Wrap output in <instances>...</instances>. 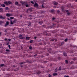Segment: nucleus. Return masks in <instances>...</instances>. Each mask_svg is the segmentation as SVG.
I'll use <instances>...</instances> for the list:
<instances>
[{"label":"nucleus","mask_w":77,"mask_h":77,"mask_svg":"<svg viewBox=\"0 0 77 77\" xmlns=\"http://www.w3.org/2000/svg\"><path fill=\"white\" fill-rule=\"evenodd\" d=\"M69 76H66V75H65L64 76V77H69Z\"/></svg>","instance_id":"38"},{"label":"nucleus","mask_w":77,"mask_h":77,"mask_svg":"<svg viewBox=\"0 0 77 77\" xmlns=\"http://www.w3.org/2000/svg\"><path fill=\"white\" fill-rule=\"evenodd\" d=\"M20 17H22V16H20Z\"/></svg>","instance_id":"54"},{"label":"nucleus","mask_w":77,"mask_h":77,"mask_svg":"<svg viewBox=\"0 0 77 77\" xmlns=\"http://www.w3.org/2000/svg\"><path fill=\"white\" fill-rule=\"evenodd\" d=\"M7 19L8 20H10V19H9V18H8Z\"/></svg>","instance_id":"49"},{"label":"nucleus","mask_w":77,"mask_h":77,"mask_svg":"<svg viewBox=\"0 0 77 77\" xmlns=\"http://www.w3.org/2000/svg\"><path fill=\"white\" fill-rule=\"evenodd\" d=\"M43 4H44V2H42V8H45V7H44V5H43Z\"/></svg>","instance_id":"13"},{"label":"nucleus","mask_w":77,"mask_h":77,"mask_svg":"<svg viewBox=\"0 0 77 77\" xmlns=\"http://www.w3.org/2000/svg\"><path fill=\"white\" fill-rule=\"evenodd\" d=\"M23 38H24V37H23V36L22 35H20L19 36V38L20 39H23Z\"/></svg>","instance_id":"3"},{"label":"nucleus","mask_w":77,"mask_h":77,"mask_svg":"<svg viewBox=\"0 0 77 77\" xmlns=\"http://www.w3.org/2000/svg\"><path fill=\"white\" fill-rule=\"evenodd\" d=\"M34 6L36 8H38V4L36 2L35 3V4L34 5Z\"/></svg>","instance_id":"4"},{"label":"nucleus","mask_w":77,"mask_h":77,"mask_svg":"<svg viewBox=\"0 0 77 77\" xmlns=\"http://www.w3.org/2000/svg\"><path fill=\"white\" fill-rule=\"evenodd\" d=\"M4 3L6 5H8V2H4Z\"/></svg>","instance_id":"10"},{"label":"nucleus","mask_w":77,"mask_h":77,"mask_svg":"<svg viewBox=\"0 0 77 77\" xmlns=\"http://www.w3.org/2000/svg\"><path fill=\"white\" fill-rule=\"evenodd\" d=\"M7 32V31L6 30L5 31V32Z\"/></svg>","instance_id":"50"},{"label":"nucleus","mask_w":77,"mask_h":77,"mask_svg":"<svg viewBox=\"0 0 77 77\" xmlns=\"http://www.w3.org/2000/svg\"><path fill=\"white\" fill-rule=\"evenodd\" d=\"M20 64H23V62L20 63Z\"/></svg>","instance_id":"44"},{"label":"nucleus","mask_w":77,"mask_h":77,"mask_svg":"<svg viewBox=\"0 0 77 77\" xmlns=\"http://www.w3.org/2000/svg\"><path fill=\"white\" fill-rule=\"evenodd\" d=\"M29 49H32V47L31 46H30L29 47Z\"/></svg>","instance_id":"35"},{"label":"nucleus","mask_w":77,"mask_h":77,"mask_svg":"<svg viewBox=\"0 0 77 77\" xmlns=\"http://www.w3.org/2000/svg\"><path fill=\"white\" fill-rule=\"evenodd\" d=\"M51 12H53L54 11L51 10Z\"/></svg>","instance_id":"40"},{"label":"nucleus","mask_w":77,"mask_h":77,"mask_svg":"<svg viewBox=\"0 0 77 77\" xmlns=\"http://www.w3.org/2000/svg\"><path fill=\"white\" fill-rule=\"evenodd\" d=\"M5 41H7V38H5Z\"/></svg>","instance_id":"41"},{"label":"nucleus","mask_w":77,"mask_h":77,"mask_svg":"<svg viewBox=\"0 0 77 77\" xmlns=\"http://www.w3.org/2000/svg\"><path fill=\"white\" fill-rule=\"evenodd\" d=\"M61 9H62V10L63 11V9H64V7H62Z\"/></svg>","instance_id":"22"},{"label":"nucleus","mask_w":77,"mask_h":77,"mask_svg":"<svg viewBox=\"0 0 77 77\" xmlns=\"http://www.w3.org/2000/svg\"><path fill=\"white\" fill-rule=\"evenodd\" d=\"M34 39H36V37H34Z\"/></svg>","instance_id":"48"},{"label":"nucleus","mask_w":77,"mask_h":77,"mask_svg":"<svg viewBox=\"0 0 77 77\" xmlns=\"http://www.w3.org/2000/svg\"><path fill=\"white\" fill-rule=\"evenodd\" d=\"M29 39H30V37H28L26 38V41L29 40Z\"/></svg>","instance_id":"8"},{"label":"nucleus","mask_w":77,"mask_h":77,"mask_svg":"<svg viewBox=\"0 0 77 77\" xmlns=\"http://www.w3.org/2000/svg\"><path fill=\"white\" fill-rule=\"evenodd\" d=\"M6 16L7 17H11V16H12V14H10L9 13H7L6 14Z\"/></svg>","instance_id":"1"},{"label":"nucleus","mask_w":77,"mask_h":77,"mask_svg":"<svg viewBox=\"0 0 77 77\" xmlns=\"http://www.w3.org/2000/svg\"><path fill=\"white\" fill-rule=\"evenodd\" d=\"M65 62H66V64H67V63H68V61L67 60H66L65 61Z\"/></svg>","instance_id":"18"},{"label":"nucleus","mask_w":77,"mask_h":77,"mask_svg":"<svg viewBox=\"0 0 77 77\" xmlns=\"http://www.w3.org/2000/svg\"><path fill=\"white\" fill-rule=\"evenodd\" d=\"M20 3L21 4H22V5H26V2H23L22 1H20Z\"/></svg>","instance_id":"2"},{"label":"nucleus","mask_w":77,"mask_h":77,"mask_svg":"<svg viewBox=\"0 0 77 77\" xmlns=\"http://www.w3.org/2000/svg\"><path fill=\"white\" fill-rule=\"evenodd\" d=\"M10 19H14V18L13 17H10Z\"/></svg>","instance_id":"21"},{"label":"nucleus","mask_w":77,"mask_h":77,"mask_svg":"<svg viewBox=\"0 0 77 77\" xmlns=\"http://www.w3.org/2000/svg\"><path fill=\"white\" fill-rule=\"evenodd\" d=\"M31 3L33 4V1H31Z\"/></svg>","instance_id":"39"},{"label":"nucleus","mask_w":77,"mask_h":77,"mask_svg":"<svg viewBox=\"0 0 77 77\" xmlns=\"http://www.w3.org/2000/svg\"><path fill=\"white\" fill-rule=\"evenodd\" d=\"M1 33H2L1 32H0V36H1Z\"/></svg>","instance_id":"52"},{"label":"nucleus","mask_w":77,"mask_h":77,"mask_svg":"<svg viewBox=\"0 0 77 77\" xmlns=\"http://www.w3.org/2000/svg\"><path fill=\"white\" fill-rule=\"evenodd\" d=\"M1 6L2 7H5V5L4 4H1Z\"/></svg>","instance_id":"17"},{"label":"nucleus","mask_w":77,"mask_h":77,"mask_svg":"<svg viewBox=\"0 0 77 77\" xmlns=\"http://www.w3.org/2000/svg\"><path fill=\"white\" fill-rule=\"evenodd\" d=\"M26 7H29V5H26Z\"/></svg>","instance_id":"24"},{"label":"nucleus","mask_w":77,"mask_h":77,"mask_svg":"<svg viewBox=\"0 0 77 77\" xmlns=\"http://www.w3.org/2000/svg\"><path fill=\"white\" fill-rule=\"evenodd\" d=\"M63 55L64 56H67V54H66V53H63Z\"/></svg>","instance_id":"14"},{"label":"nucleus","mask_w":77,"mask_h":77,"mask_svg":"<svg viewBox=\"0 0 77 77\" xmlns=\"http://www.w3.org/2000/svg\"><path fill=\"white\" fill-rule=\"evenodd\" d=\"M8 47L10 49H11V46H10V45H8Z\"/></svg>","instance_id":"33"},{"label":"nucleus","mask_w":77,"mask_h":77,"mask_svg":"<svg viewBox=\"0 0 77 77\" xmlns=\"http://www.w3.org/2000/svg\"><path fill=\"white\" fill-rule=\"evenodd\" d=\"M39 24H40V25H41L42 24V23H43V22H39Z\"/></svg>","instance_id":"19"},{"label":"nucleus","mask_w":77,"mask_h":77,"mask_svg":"<svg viewBox=\"0 0 77 77\" xmlns=\"http://www.w3.org/2000/svg\"><path fill=\"white\" fill-rule=\"evenodd\" d=\"M0 66H4V64H1L0 65Z\"/></svg>","instance_id":"20"},{"label":"nucleus","mask_w":77,"mask_h":77,"mask_svg":"<svg viewBox=\"0 0 77 77\" xmlns=\"http://www.w3.org/2000/svg\"><path fill=\"white\" fill-rule=\"evenodd\" d=\"M29 26H31V23H30L29 25Z\"/></svg>","instance_id":"45"},{"label":"nucleus","mask_w":77,"mask_h":77,"mask_svg":"<svg viewBox=\"0 0 77 77\" xmlns=\"http://www.w3.org/2000/svg\"><path fill=\"white\" fill-rule=\"evenodd\" d=\"M64 43V42H62L61 43V44H63Z\"/></svg>","instance_id":"43"},{"label":"nucleus","mask_w":77,"mask_h":77,"mask_svg":"<svg viewBox=\"0 0 77 77\" xmlns=\"http://www.w3.org/2000/svg\"><path fill=\"white\" fill-rule=\"evenodd\" d=\"M32 42H33V40H31V41H30V43H32Z\"/></svg>","instance_id":"34"},{"label":"nucleus","mask_w":77,"mask_h":77,"mask_svg":"<svg viewBox=\"0 0 77 77\" xmlns=\"http://www.w3.org/2000/svg\"><path fill=\"white\" fill-rule=\"evenodd\" d=\"M71 63H74V62H73V61L71 62Z\"/></svg>","instance_id":"37"},{"label":"nucleus","mask_w":77,"mask_h":77,"mask_svg":"<svg viewBox=\"0 0 77 77\" xmlns=\"http://www.w3.org/2000/svg\"><path fill=\"white\" fill-rule=\"evenodd\" d=\"M21 67H23V66H21Z\"/></svg>","instance_id":"57"},{"label":"nucleus","mask_w":77,"mask_h":77,"mask_svg":"<svg viewBox=\"0 0 77 77\" xmlns=\"http://www.w3.org/2000/svg\"><path fill=\"white\" fill-rule=\"evenodd\" d=\"M6 18V17L4 16L3 17L2 16H1V19H5Z\"/></svg>","instance_id":"6"},{"label":"nucleus","mask_w":77,"mask_h":77,"mask_svg":"<svg viewBox=\"0 0 77 77\" xmlns=\"http://www.w3.org/2000/svg\"><path fill=\"white\" fill-rule=\"evenodd\" d=\"M54 39H53L51 40V41H54Z\"/></svg>","instance_id":"32"},{"label":"nucleus","mask_w":77,"mask_h":77,"mask_svg":"<svg viewBox=\"0 0 77 77\" xmlns=\"http://www.w3.org/2000/svg\"><path fill=\"white\" fill-rule=\"evenodd\" d=\"M0 12H3V8H0Z\"/></svg>","instance_id":"9"},{"label":"nucleus","mask_w":77,"mask_h":77,"mask_svg":"<svg viewBox=\"0 0 77 77\" xmlns=\"http://www.w3.org/2000/svg\"><path fill=\"white\" fill-rule=\"evenodd\" d=\"M58 3L57 2H53V4L54 5H57Z\"/></svg>","instance_id":"5"},{"label":"nucleus","mask_w":77,"mask_h":77,"mask_svg":"<svg viewBox=\"0 0 77 77\" xmlns=\"http://www.w3.org/2000/svg\"><path fill=\"white\" fill-rule=\"evenodd\" d=\"M9 24V22H7L6 24L5 25V27H6Z\"/></svg>","instance_id":"7"},{"label":"nucleus","mask_w":77,"mask_h":77,"mask_svg":"<svg viewBox=\"0 0 77 77\" xmlns=\"http://www.w3.org/2000/svg\"><path fill=\"white\" fill-rule=\"evenodd\" d=\"M8 41H11V39H8Z\"/></svg>","instance_id":"42"},{"label":"nucleus","mask_w":77,"mask_h":77,"mask_svg":"<svg viewBox=\"0 0 77 77\" xmlns=\"http://www.w3.org/2000/svg\"><path fill=\"white\" fill-rule=\"evenodd\" d=\"M58 59H60V57H59L58 58Z\"/></svg>","instance_id":"51"},{"label":"nucleus","mask_w":77,"mask_h":77,"mask_svg":"<svg viewBox=\"0 0 77 77\" xmlns=\"http://www.w3.org/2000/svg\"><path fill=\"white\" fill-rule=\"evenodd\" d=\"M56 7H54V8H56Z\"/></svg>","instance_id":"53"},{"label":"nucleus","mask_w":77,"mask_h":77,"mask_svg":"<svg viewBox=\"0 0 77 77\" xmlns=\"http://www.w3.org/2000/svg\"><path fill=\"white\" fill-rule=\"evenodd\" d=\"M57 75V74L56 73H55L53 74V75L54 76H55V75Z\"/></svg>","instance_id":"12"},{"label":"nucleus","mask_w":77,"mask_h":77,"mask_svg":"<svg viewBox=\"0 0 77 77\" xmlns=\"http://www.w3.org/2000/svg\"><path fill=\"white\" fill-rule=\"evenodd\" d=\"M8 3L9 4H12V2L9 1L8 2Z\"/></svg>","instance_id":"15"},{"label":"nucleus","mask_w":77,"mask_h":77,"mask_svg":"<svg viewBox=\"0 0 77 77\" xmlns=\"http://www.w3.org/2000/svg\"><path fill=\"white\" fill-rule=\"evenodd\" d=\"M5 10H8V8L6 7V8H5Z\"/></svg>","instance_id":"26"},{"label":"nucleus","mask_w":77,"mask_h":77,"mask_svg":"<svg viewBox=\"0 0 77 77\" xmlns=\"http://www.w3.org/2000/svg\"><path fill=\"white\" fill-rule=\"evenodd\" d=\"M34 56H35V55H34Z\"/></svg>","instance_id":"56"},{"label":"nucleus","mask_w":77,"mask_h":77,"mask_svg":"<svg viewBox=\"0 0 77 77\" xmlns=\"http://www.w3.org/2000/svg\"><path fill=\"white\" fill-rule=\"evenodd\" d=\"M37 74H40V72H37Z\"/></svg>","instance_id":"30"},{"label":"nucleus","mask_w":77,"mask_h":77,"mask_svg":"<svg viewBox=\"0 0 77 77\" xmlns=\"http://www.w3.org/2000/svg\"><path fill=\"white\" fill-rule=\"evenodd\" d=\"M66 12H68V10H66Z\"/></svg>","instance_id":"46"},{"label":"nucleus","mask_w":77,"mask_h":77,"mask_svg":"<svg viewBox=\"0 0 77 77\" xmlns=\"http://www.w3.org/2000/svg\"><path fill=\"white\" fill-rule=\"evenodd\" d=\"M6 51H8V52L10 51H9V50L8 49H6Z\"/></svg>","instance_id":"25"},{"label":"nucleus","mask_w":77,"mask_h":77,"mask_svg":"<svg viewBox=\"0 0 77 77\" xmlns=\"http://www.w3.org/2000/svg\"><path fill=\"white\" fill-rule=\"evenodd\" d=\"M11 24H14V23H15V21H14L13 22L11 21Z\"/></svg>","instance_id":"11"},{"label":"nucleus","mask_w":77,"mask_h":77,"mask_svg":"<svg viewBox=\"0 0 77 77\" xmlns=\"http://www.w3.org/2000/svg\"><path fill=\"white\" fill-rule=\"evenodd\" d=\"M15 4L16 5H18V2H15Z\"/></svg>","instance_id":"16"},{"label":"nucleus","mask_w":77,"mask_h":77,"mask_svg":"<svg viewBox=\"0 0 77 77\" xmlns=\"http://www.w3.org/2000/svg\"><path fill=\"white\" fill-rule=\"evenodd\" d=\"M58 70H59L60 71L61 70V68L60 67H59Z\"/></svg>","instance_id":"29"},{"label":"nucleus","mask_w":77,"mask_h":77,"mask_svg":"<svg viewBox=\"0 0 77 77\" xmlns=\"http://www.w3.org/2000/svg\"><path fill=\"white\" fill-rule=\"evenodd\" d=\"M57 13H59V12H60V11H59L58 10L57 11Z\"/></svg>","instance_id":"36"},{"label":"nucleus","mask_w":77,"mask_h":77,"mask_svg":"<svg viewBox=\"0 0 77 77\" xmlns=\"http://www.w3.org/2000/svg\"><path fill=\"white\" fill-rule=\"evenodd\" d=\"M67 15H69V14H70V13L69 12H68L67 13Z\"/></svg>","instance_id":"31"},{"label":"nucleus","mask_w":77,"mask_h":77,"mask_svg":"<svg viewBox=\"0 0 77 77\" xmlns=\"http://www.w3.org/2000/svg\"><path fill=\"white\" fill-rule=\"evenodd\" d=\"M1 16H0V18H1Z\"/></svg>","instance_id":"55"},{"label":"nucleus","mask_w":77,"mask_h":77,"mask_svg":"<svg viewBox=\"0 0 77 77\" xmlns=\"http://www.w3.org/2000/svg\"><path fill=\"white\" fill-rule=\"evenodd\" d=\"M48 76L49 77H51V75L50 74L48 75Z\"/></svg>","instance_id":"27"},{"label":"nucleus","mask_w":77,"mask_h":77,"mask_svg":"<svg viewBox=\"0 0 77 77\" xmlns=\"http://www.w3.org/2000/svg\"><path fill=\"white\" fill-rule=\"evenodd\" d=\"M54 20V18H53L52 19V20Z\"/></svg>","instance_id":"47"},{"label":"nucleus","mask_w":77,"mask_h":77,"mask_svg":"<svg viewBox=\"0 0 77 77\" xmlns=\"http://www.w3.org/2000/svg\"><path fill=\"white\" fill-rule=\"evenodd\" d=\"M68 41V39H67V38L65 39V40H64L65 42H66V41Z\"/></svg>","instance_id":"23"},{"label":"nucleus","mask_w":77,"mask_h":77,"mask_svg":"<svg viewBox=\"0 0 77 77\" xmlns=\"http://www.w3.org/2000/svg\"><path fill=\"white\" fill-rule=\"evenodd\" d=\"M57 69H55V72H57Z\"/></svg>","instance_id":"28"}]
</instances>
